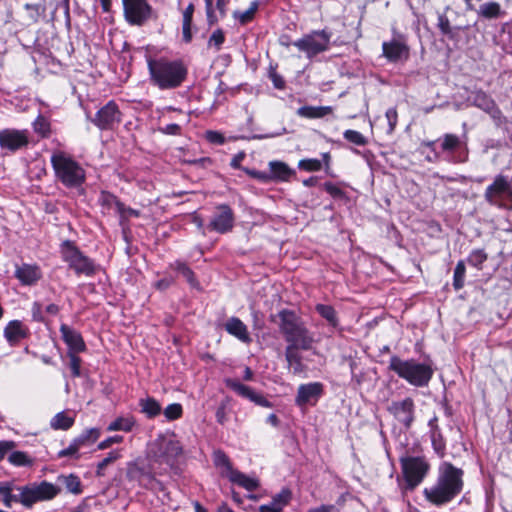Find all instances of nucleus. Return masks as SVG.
I'll return each mask as SVG.
<instances>
[{"mask_svg":"<svg viewBox=\"0 0 512 512\" xmlns=\"http://www.w3.org/2000/svg\"><path fill=\"white\" fill-rule=\"evenodd\" d=\"M60 492V487L46 480L28 483L23 486V506L30 509L38 502L54 499Z\"/></svg>","mask_w":512,"mask_h":512,"instance_id":"nucleus-12","label":"nucleus"},{"mask_svg":"<svg viewBox=\"0 0 512 512\" xmlns=\"http://www.w3.org/2000/svg\"><path fill=\"white\" fill-rule=\"evenodd\" d=\"M59 253L62 261L76 276L93 277L99 271V265L95 260L85 255L73 240L62 241L59 245Z\"/></svg>","mask_w":512,"mask_h":512,"instance_id":"nucleus-5","label":"nucleus"},{"mask_svg":"<svg viewBox=\"0 0 512 512\" xmlns=\"http://www.w3.org/2000/svg\"><path fill=\"white\" fill-rule=\"evenodd\" d=\"M473 104L486 112H493L495 109V103L486 93L477 91L472 94Z\"/></svg>","mask_w":512,"mask_h":512,"instance_id":"nucleus-43","label":"nucleus"},{"mask_svg":"<svg viewBox=\"0 0 512 512\" xmlns=\"http://www.w3.org/2000/svg\"><path fill=\"white\" fill-rule=\"evenodd\" d=\"M277 317L279 318V331L283 337L291 334V332L295 331L296 328L304 323L302 318L298 316L295 311L286 308L280 310Z\"/></svg>","mask_w":512,"mask_h":512,"instance_id":"nucleus-26","label":"nucleus"},{"mask_svg":"<svg viewBox=\"0 0 512 512\" xmlns=\"http://www.w3.org/2000/svg\"><path fill=\"white\" fill-rule=\"evenodd\" d=\"M324 392V385L321 382L300 384L295 396V404L301 409H305L308 406L313 407L324 395Z\"/></svg>","mask_w":512,"mask_h":512,"instance_id":"nucleus-18","label":"nucleus"},{"mask_svg":"<svg viewBox=\"0 0 512 512\" xmlns=\"http://www.w3.org/2000/svg\"><path fill=\"white\" fill-rule=\"evenodd\" d=\"M58 480L61 481L68 492L74 495H80L83 492L82 482L76 474H69L68 476L61 475L58 477Z\"/></svg>","mask_w":512,"mask_h":512,"instance_id":"nucleus-39","label":"nucleus"},{"mask_svg":"<svg viewBox=\"0 0 512 512\" xmlns=\"http://www.w3.org/2000/svg\"><path fill=\"white\" fill-rule=\"evenodd\" d=\"M463 476L464 471L461 468L451 462H443L439 466L436 483L423 491L426 500L438 507L450 503L463 490Z\"/></svg>","mask_w":512,"mask_h":512,"instance_id":"nucleus-1","label":"nucleus"},{"mask_svg":"<svg viewBox=\"0 0 512 512\" xmlns=\"http://www.w3.org/2000/svg\"><path fill=\"white\" fill-rule=\"evenodd\" d=\"M331 37L332 33L328 29L313 30L292 44L299 51L305 53L307 58L312 59L329 50Z\"/></svg>","mask_w":512,"mask_h":512,"instance_id":"nucleus-9","label":"nucleus"},{"mask_svg":"<svg viewBox=\"0 0 512 512\" xmlns=\"http://www.w3.org/2000/svg\"><path fill=\"white\" fill-rule=\"evenodd\" d=\"M74 422L75 420L73 417L69 416L65 412H59L51 419L50 426L54 430L66 431L73 426Z\"/></svg>","mask_w":512,"mask_h":512,"instance_id":"nucleus-42","label":"nucleus"},{"mask_svg":"<svg viewBox=\"0 0 512 512\" xmlns=\"http://www.w3.org/2000/svg\"><path fill=\"white\" fill-rule=\"evenodd\" d=\"M31 316H32V320L34 322L47 323L46 318L42 312V305H41V303H39L37 301L33 302V304H32Z\"/></svg>","mask_w":512,"mask_h":512,"instance_id":"nucleus-63","label":"nucleus"},{"mask_svg":"<svg viewBox=\"0 0 512 512\" xmlns=\"http://www.w3.org/2000/svg\"><path fill=\"white\" fill-rule=\"evenodd\" d=\"M161 472L155 470L154 464L146 459L137 458L127 463L126 479L129 482L137 483L146 490L162 489L163 484L157 479Z\"/></svg>","mask_w":512,"mask_h":512,"instance_id":"nucleus-7","label":"nucleus"},{"mask_svg":"<svg viewBox=\"0 0 512 512\" xmlns=\"http://www.w3.org/2000/svg\"><path fill=\"white\" fill-rule=\"evenodd\" d=\"M23 8L27 12V18L31 24H36L46 13L45 0H37L36 2H26Z\"/></svg>","mask_w":512,"mask_h":512,"instance_id":"nucleus-33","label":"nucleus"},{"mask_svg":"<svg viewBox=\"0 0 512 512\" xmlns=\"http://www.w3.org/2000/svg\"><path fill=\"white\" fill-rule=\"evenodd\" d=\"M206 140L215 145H223L226 142L225 136L218 132L213 130H208L205 133Z\"/></svg>","mask_w":512,"mask_h":512,"instance_id":"nucleus-62","label":"nucleus"},{"mask_svg":"<svg viewBox=\"0 0 512 512\" xmlns=\"http://www.w3.org/2000/svg\"><path fill=\"white\" fill-rule=\"evenodd\" d=\"M387 122H388V129L387 133L392 134L398 124V112L395 107L389 108L385 113Z\"/></svg>","mask_w":512,"mask_h":512,"instance_id":"nucleus-60","label":"nucleus"},{"mask_svg":"<svg viewBox=\"0 0 512 512\" xmlns=\"http://www.w3.org/2000/svg\"><path fill=\"white\" fill-rule=\"evenodd\" d=\"M382 55L390 63L406 62L410 58V47L404 35L382 43Z\"/></svg>","mask_w":512,"mask_h":512,"instance_id":"nucleus-17","label":"nucleus"},{"mask_svg":"<svg viewBox=\"0 0 512 512\" xmlns=\"http://www.w3.org/2000/svg\"><path fill=\"white\" fill-rule=\"evenodd\" d=\"M32 127L34 132L42 139H47L51 135V123L42 114H39L32 122Z\"/></svg>","mask_w":512,"mask_h":512,"instance_id":"nucleus-40","label":"nucleus"},{"mask_svg":"<svg viewBox=\"0 0 512 512\" xmlns=\"http://www.w3.org/2000/svg\"><path fill=\"white\" fill-rule=\"evenodd\" d=\"M300 347L287 345L285 348V359L294 375H299L306 371V365L303 363V357L300 353Z\"/></svg>","mask_w":512,"mask_h":512,"instance_id":"nucleus-30","label":"nucleus"},{"mask_svg":"<svg viewBox=\"0 0 512 512\" xmlns=\"http://www.w3.org/2000/svg\"><path fill=\"white\" fill-rule=\"evenodd\" d=\"M204 1H205L207 24L211 27L218 23L220 16L218 17L215 13V9L213 8V0H204Z\"/></svg>","mask_w":512,"mask_h":512,"instance_id":"nucleus-61","label":"nucleus"},{"mask_svg":"<svg viewBox=\"0 0 512 512\" xmlns=\"http://www.w3.org/2000/svg\"><path fill=\"white\" fill-rule=\"evenodd\" d=\"M315 311L327 321L330 327L337 329L340 326L338 313L332 305L318 303L315 305Z\"/></svg>","mask_w":512,"mask_h":512,"instance_id":"nucleus-35","label":"nucleus"},{"mask_svg":"<svg viewBox=\"0 0 512 512\" xmlns=\"http://www.w3.org/2000/svg\"><path fill=\"white\" fill-rule=\"evenodd\" d=\"M225 40L226 36L223 29L217 28L210 35L207 45L209 48H214L215 51H220Z\"/></svg>","mask_w":512,"mask_h":512,"instance_id":"nucleus-50","label":"nucleus"},{"mask_svg":"<svg viewBox=\"0 0 512 512\" xmlns=\"http://www.w3.org/2000/svg\"><path fill=\"white\" fill-rule=\"evenodd\" d=\"M430 438L434 452L443 458L446 454V440L442 431L430 433Z\"/></svg>","mask_w":512,"mask_h":512,"instance_id":"nucleus-46","label":"nucleus"},{"mask_svg":"<svg viewBox=\"0 0 512 512\" xmlns=\"http://www.w3.org/2000/svg\"><path fill=\"white\" fill-rule=\"evenodd\" d=\"M139 406L141 407V412L144 413L148 419L157 417L162 410L160 403L153 397L140 399Z\"/></svg>","mask_w":512,"mask_h":512,"instance_id":"nucleus-36","label":"nucleus"},{"mask_svg":"<svg viewBox=\"0 0 512 512\" xmlns=\"http://www.w3.org/2000/svg\"><path fill=\"white\" fill-rule=\"evenodd\" d=\"M3 336L9 346L17 347L20 342L31 336V331L21 320L9 321L3 329Z\"/></svg>","mask_w":512,"mask_h":512,"instance_id":"nucleus-21","label":"nucleus"},{"mask_svg":"<svg viewBox=\"0 0 512 512\" xmlns=\"http://www.w3.org/2000/svg\"><path fill=\"white\" fill-rule=\"evenodd\" d=\"M136 424V421L133 416L129 417H117L114 421H112L108 427L107 431H124L131 432Z\"/></svg>","mask_w":512,"mask_h":512,"instance_id":"nucleus-41","label":"nucleus"},{"mask_svg":"<svg viewBox=\"0 0 512 512\" xmlns=\"http://www.w3.org/2000/svg\"><path fill=\"white\" fill-rule=\"evenodd\" d=\"M269 173L255 169H244V172L251 178L258 180L261 183L268 184L271 182L282 183L289 182L292 177L296 176L294 169L290 168L288 164L283 161H270Z\"/></svg>","mask_w":512,"mask_h":512,"instance_id":"nucleus-13","label":"nucleus"},{"mask_svg":"<svg viewBox=\"0 0 512 512\" xmlns=\"http://www.w3.org/2000/svg\"><path fill=\"white\" fill-rule=\"evenodd\" d=\"M183 453V447L178 440L162 441L159 446L158 457L166 464L173 465Z\"/></svg>","mask_w":512,"mask_h":512,"instance_id":"nucleus-27","label":"nucleus"},{"mask_svg":"<svg viewBox=\"0 0 512 512\" xmlns=\"http://www.w3.org/2000/svg\"><path fill=\"white\" fill-rule=\"evenodd\" d=\"M14 276L22 285L32 286L42 278V271L37 264L23 263L16 267Z\"/></svg>","mask_w":512,"mask_h":512,"instance_id":"nucleus-25","label":"nucleus"},{"mask_svg":"<svg viewBox=\"0 0 512 512\" xmlns=\"http://www.w3.org/2000/svg\"><path fill=\"white\" fill-rule=\"evenodd\" d=\"M298 168L306 172H318L322 169V161L316 158H304L298 162Z\"/></svg>","mask_w":512,"mask_h":512,"instance_id":"nucleus-51","label":"nucleus"},{"mask_svg":"<svg viewBox=\"0 0 512 512\" xmlns=\"http://www.w3.org/2000/svg\"><path fill=\"white\" fill-rule=\"evenodd\" d=\"M388 411L406 430L412 427L415 420V402L411 397L393 401L388 407Z\"/></svg>","mask_w":512,"mask_h":512,"instance_id":"nucleus-19","label":"nucleus"},{"mask_svg":"<svg viewBox=\"0 0 512 512\" xmlns=\"http://www.w3.org/2000/svg\"><path fill=\"white\" fill-rule=\"evenodd\" d=\"M225 331L245 344H250L252 338L246 324L238 317H230L224 324Z\"/></svg>","mask_w":512,"mask_h":512,"instance_id":"nucleus-28","label":"nucleus"},{"mask_svg":"<svg viewBox=\"0 0 512 512\" xmlns=\"http://www.w3.org/2000/svg\"><path fill=\"white\" fill-rule=\"evenodd\" d=\"M101 435L99 428L85 429L81 434L75 437L73 440L81 449L82 447L95 443Z\"/></svg>","mask_w":512,"mask_h":512,"instance_id":"nucleus-37","label":"nucleus"},{"mask_svg":"<svg viewBox=\"0 0 512 512\" xmlns=\"http://www.w3.org/2000/svg\"><path fill=\"white\" fill-rule=\"evenodd\" d=\"M55 178L64 187L72 189L81 187L86 181L84 168L71 156L62 151L53 153L50 158Z\"/></svg>","mask_w":512,"mask_h":512,"instance_id":"nucleus-4","label":"nucleus"},{"mask_svg":"<svg viewBox=\"0 0 512 512\" xmlns=\"http://www.w3.org/2000/svg\"><path fill=\"white\" fill-rule=\"evenodd\" d=\"M122 116L115 100H109L90 118V121L101 131H113L122 122Z\"/></svg>","mask_w":512,"mask_h":512,"instance_id":"nucleus-14","label":"nucleus"},{"mask_svg":"<svg viewBox=\"0 0 512 512\" xmlns=\"http://www.w3.org/2000/svg\"><path fill=\"white\" fill-rule=\"evenodd\" d=\"M292 492L288 488L282 489L272 497L269 504H262L258 507V512H282L291 500Z\"/></svg>","mask_w":512,"mask_h":512,"instance_id":"nucleus-29","label":"nucleus"},{"mask_svg":"<svg viewBox=\"0 0 512 512\" xmlns=\"http://www.w3.org/2000/svg\"><path fill=\"white\" fill-rule=\"evenodd\" d=\"M225 384L229 389L237 393L239 396L249 399L251 402L258 406L265 408L273 407L272 402H270L265 396L256 393L251 387L241 383L236 379H226Z\"/></svg>","mask_w":512,"mask_h":512,"instance_id":"nucleus-20","label":"nucleus"},{"mask_svg":"<svg viewBox=\"0 0 512 512\" xmlns=\"http://www.w3.org/2000/svg\"><path fill=\"white\" fill-rule=\"evenodd\" d=\"M168 421H175L183 416V407L180 403L169 404L163 411Z\"/></svg>","mask_w":512,"mask_h":512,"instance_id":"nucleus-55","label":"nucleus"},{"mask_svg":"<svg viewBox=\"0 0 512 512\" xmlns=\"http://www.w3.org/2000/svg\"><path fill=\"white\" fill-rule=\"evenodd\" d=\"M388 369L412 386L425 387L433 377L429 364L419 363L415 359H402L397 355L390 357Z\"/></svg>","mask_w":512,"mask_h":512,"instance_id":"nucleus-3","label":"nucleus"},{"mask_svg":"<svg viewBox=\"0 0 512 512\" xmlns=\"http://www.w3.org/2000/svg\"><path fill=\"white\" fill-rule=\"evenodd\" d=\"M123 16L131 26L142 27L148 21L157 19V14L148 0H122Z\"/></svg>","mask_w":512,"mask_h":512,"instance_id":"nucleus-10","label":"nucleus"},{"mask_svg":"<svg viewBox=\"0 0 512 512\" xmlns=\"http://www.w3.org/2000/svg\"><path fill=\"white\" fill-rule=\"evenodd\" d=\"M488 259V254L485 252L484 249H473L468 257H467V263L472 266V267H475L476 269L478 270H482L483 269V264L487 261Z\"/></svg>","mask_w":512,"mask_h":512,"instance_id":"nucleus-44","label":"nucleus"},{"mask_svg":"<svg viewBox=\"0 0 512 512\" xmlns=\"http://www.w3.org/2000/svg\"><path fill=\"white\" fill-rule=\"evenodd\" d=\"M119 198L109 191H101L98 202L106 210L112 209Z\"/></svg>","mask_w":512,"mask_h":512,"instance_id":"nucleus-56","label":"nucleus"},{"mask_svg":"<svg viewBox=\"0 0 512 512\" xmlns=\"http://www.w3.org/2000/svg\"><path fill=\"white\" fill-rule=\"evenodd\" d=\"M59 330L63 342L67 345V353H83L87 350L84 338L79 331L67 324H61Z\"/></svg>","mask_w":512,"mask_h":512,"instance_id":"nucleus-22","label":"nucleus"},{"mask_svg":"<svg viewBox=\"0 0 512 512\" xmlns=\"http://www.w3.org/2000/svg\"><path fill=\"white\" fill-rule=\"evenodd\" d=\"M466 275V266L464 260H459L454 269L453 287L456 291L464 287V280Z\"/></svg>","mask_w":512,"mask_h":512,"instance_id":"nucleus-48","label":"nucleus"},{"mask_svg":"<svg viewBox=\"0 0 512 512\" xmlns=\"http://www.w3.org/2000/svg\"><path fill=\"white\" fill-rule=\"evenodd\" d=\"M147 67L151 85L162 91L177 89L188 78V66L179 58L150 57L147 59Z\"/></svg>","mask_w":512,"mask_h":512,"instance_id":"nucleus-2","label":"nucleus"},{"mask_svg":"<svg viewBox=\"0 0 512 512\" xmlns=\"http://www.w3.org/2000/svg\"><path fill=\"white\" fill-rule=\"evenodd\" d=\"M169 269L178 272L187 283L195 289H200V283L196 277L195 272L191 269V267L182 260H175L174 262L169 264Z\"/></svg>","mask_w":512,"mask_h":512,"instance_id":"nucleus-31","label":"nucleus"},{"mask_svg":"<svg viewBox=\"0 0 512 512\" xmlns=\"http://www.w3.org/2000/svg\"><path fill=\"white\" fill-rule=\"evenodd\" d=\"M235 219L234 210L229 204H217L214 207V212L207 225V229L219 234H227L233 230Z\"/></svg>","mask_w":512,"mask_h":512,"instance_id":"nucleus-15","label":"nucleus"},{"mask_svg":"<svg viewBox=\"0 0 512 512\" xmlns=\"http://www.w3.org/2000/svg\"><path fill=\"white\" fill-rule=\"evenodd\" d=\"M159 131L165 135L179 136L182 133V127L179 124L171 123L160 127Z\"/></svg>","mask_w":512,"mask_h":512,"instance_id":"nucleus-64","label":"nucleus"},{"mask_svg":"<svg viewBox=\"0 0 512 512\" xmlns=\"http://www.w3.org/2000/svg\"><path fill=\"white\" fill-rule=\"evenodd\" d=\"M78 354L79 353H67V356L70 360L69 368L73 378H78L81 376L82 359L78 356Z\"/></svg>","mask_w":512,"mask_h":512,"instance_id":"nucleus-57","label":"nucleus"},{"mask_svg":"<svg viewBox=\"0 0 512 512\" xmlns=\"http://www.w3.org/2000/svg\"><path fill=\"white\" fill-rule=\"evenodd\" d=\"M287 345L300 347L302 350H310L314 343V338L305 323L301 324L295 331L284 337Z\"/></svg>","mask_w":512,"mask_h":512,"instance_id":"nucleus-23","label":"nucleus"},{"mask_svg":"<svg viewBox=\"0 0 512 512\" xmlns=\"http://www.w3.org/2000/svg\"><path fill=\"white\" fill-rule=\"evenodd\" d=\"M479 13L488 19L498 18L501 15V7L496 2L484 3L480 6Z\"/></svg>","mask_w":512,"mask_h":512,"instance_id":"nucleus-49","label":"nucleus"},{"mask_svg":"<svg viewBox=\"0 0 512 512\" xmlns=\"http://www.w3.org/2000/svg\"><path fill=\"white\" fill-rule=\"evenodd\" d=\"M79 450V446L76 444L74 440H72L67 448L58 451L57 459L72 457L78 460L80 458Z\"/></svg>","mask_w":512,"mask_h":512,"instance_id":"nucleus-58","label":"nucleus"},{"mask_svg":"<svg viewBox=\"0 0 512 512\" xmlns=\"http://www.w3.org/2000/svg\"><path fill=\"white\" fill-rule=\"evenodd\" d=\"M484 199L499 208H512V184L506 176L497 175L494 181L487 186Z\"/></svg>","mask_w":512,"mask_h":512,"instance_id":"nucleus-11","label":"nucleus"},{"mask_svg":"<svg viewBox=\"0 0 512 512\" xmlns=\"http://www.w3.org/2000/svg\"><path fill=\"white\" fill-rule=\"evenodd\" d=\"M346 186L347 184L344 182L333 183L331 181H326L322 184L323 190L328 193L334 200L348 203L350 198L348 193L343 189V187Z\"/></svg>","mask_w":512,"mask_h":512,"instance_id":"nucleus-34","label":"nucleus"},{"mask_svg":"<svg viewBox=\"0 0 512 512\" xmlns=\"http://www.w3.org/2000/svg\"><path fill=\"white\" fill-rule=\"evenodd\" d=\"M343 137L348 142L357 146H365L368 143L366 137L362 133L352 129L344 131Z\"/></svg>","mask_w":512,"mask_h":512,"instance_id":"nucleus-54","label":"nucleus"},{"mask_svg":"<svg viewBox=\"0 0 512 512\" xmlns=\"http://www.w3.org/2000/svg\"><path fill=\"white\" fill-rule=\"evenodd\" d=\"M461 140L459 136L452 133L444 134L443 141L441 143V149L443 152H454L461 147Z\"/></svg>","mask_w":512,"mask_h":512,"instance_id":"nucleus-47","label":"nucleus"},{"mask_svg":"<svg viewBox=\"0 0 512 512\" xmlns=\"http://www.w3.org/2000/svg\"><path fill=\"white\" fill-rule=\"evenodd\" d=\"M8 461L17 467L28 466L32 463V460L29 458L28 454L22 451H13L8 456Z\"/></svg>","mask_w":512,"mask_h":512,"instance_id":"nucleus-53","label":"nucleus"},{"mask_svg":"<svg viewBox=\"0 0 512 512\" xmlns=\"http://www.w3.org/2000/svg\"><path fill=\"white\" fill-rule=\"evenodd\" d=\"M30 143L27 129L5 128L0 130V148L15 153L27 148Z\"/></svg>","mask_w":512,"mask_h":512,"instance_id":"nucleus-16","label":"nucleus"},{"mask_svg":"<svg viewBox=\"0 0 512 512\" xmlns=\"http://www.w3.org/2000/svg\"><path fill=\"white\" fill-rule=\"evenodd\" d=\"M121 458V454L119 452V450H113V451H110L108 453V455L103 458L98 464H97V467H96V471H95V475L96 477H103L105 476V468L116 462L117 460H119Z\"/></svg>","mask_w":512,"mask_h":512,"instance_id":"nucleus-45","label":"nucleus"},{"mask_svg":"<svg viewBox=\"0 0 512 512\" xmlns=\"http://www.w3.org/2000/svg\"><path fill=\"white\" fill-rule=\"evenodd\" d=\"M259 9V1L255 0L250 3L246 11H234L233 17L239 22L240 25H247L251 23Z\"/></svg>","mask_w":512,"mask_h":512,"instance_id":"nucleus-38","label":"nucleus"},{"mask_svg":"<svg viewBox=\"0 0 512 512\" xmlns=\"http://www.w3.org/2000/svg\"><path fill=\"white\" fill-rule=\"evenodd\" d=\"M402 480L397 479L402 494L414 491L425 479L430 464L423 456H405L399 459Z\"/></svg>","mask_w":512,"mask_h":512,"instance_id":"nucleus-6","label":"nucleus"},{"mask_svg":"<svg viewBox=\"0 0 512 512\" xmlns=\"http://www.w3.org/2000/svg\"><path fill=\"white\" fill-rule=\"evenodd\" d=\"M23 486H18L14 481L0 483V496L5 507L10 508L14 503L23 505Z\"/></svg>","mask_w":512,"mask_h":512,"instance_id":"nucleus-24","label":"nucleus"},{"mask_svg":"<svg viewBox=\"0 0 512 512\" xmlns=\"http://www.w3.org/2000/svg\"><path fill=\"white\" fill-rule=\"evenodd\" d=\"M333 114L332 106H309L299 107L296 115L305 119H320Z\"/></svg>","mask_w":512,"mask_h":512,"instance_id":"nucleus-32","label":"nucleus"},{"mask_svg":"<svg viewBox=\"0 0 512 512\" xmlns=\"http://www.w3.org/2000/svg\"><path fill=\"white\" fill-rule=\"evenodd\" d=\"M212 458L213 464L220 470L221 476L227 478L232 484H236L250 492L258 489L259 481L235 469L225 451L222 449L215 450Z\"/></svg>","mask_w":512,"mask_h":512,"instance_id":"nucleus-8","label":"nucleus"},{"mask_svg":"<svg viewBox=\"0 0 512 512\" xmlns=\"http://www.w3.org/2000/svg\"><path fill=\"white\" fill-rule=\"evenodd\" d=\"M437 25L443 35L449 37L450 39H454V34L452 31V27L450 25V21L445 14H440L438 16V24Z\"/></svg>","mask_w":512,"mask_h":512,"instance_id":"nucleus-59","label":"nucleus"},{"mask_svg":"<svg viewBox=\"0 0 512 512\" xmlns=\"http://www.w3.org/2000/svg\"><path fill=\"white\" fill-rule=\"evenodd\" d=\"M268 77L273 83L274 88L284 90L286 88V81L277 71V64H270L268 68Z\"/></svg>","mask_w":512,"mask_h":512,"instance_id":"nucleus-52","label":"nucleus"}]
</instances>
